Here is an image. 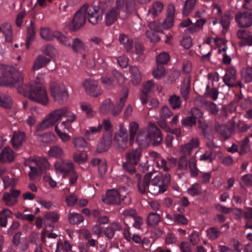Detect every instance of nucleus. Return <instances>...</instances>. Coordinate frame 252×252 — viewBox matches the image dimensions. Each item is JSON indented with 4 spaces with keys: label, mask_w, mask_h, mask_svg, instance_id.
Masks as SVG:
<instances>
[{
    "label": "nucleus",
    "mask_w": 252,
    "mask_h": 252,
    "mask_svg": "<svg viewBox=\"0 0 252 252\" xmlns=\"http://www.w3.org/2000/svg\"><path fill=\"white\" fill-rule=\"evenodd\" d=\"M71 47L74 52H82L86 50V46L82 40L78 38L73 39Z\"/></svg>",
    "instance_id": "obj_40"
},
{
    "label": "nucleus",
    "mask_w": 252,
    "mask_h": 252,
    "mask_svg": "<svg viewBox=\"0 0 252 252\" xmlns=\"http://www.w3.org/2000/svg\"><path fill=\"white\" fill-rule=\"evenodd\" d=\"M27 165H28L30 168V171L29 172V176L31 180H33L36 177L41 174L42 173L32 163L30 159H29L27 161Z\"/></svg>",
    "instance_id": "obj_41"
},
{
    "label": "nucleus",
    "mask_w": 252,
    "mask_h": 252,
    "mask_svg": "<svg viewBox=\"0 0 252 252\" xmlns=\"http://www.w3.org/2000/svg\"><path fill=\"white\" fill-rule=\"evenodd\" d=\"M81 108L85 112L88 117H92L95 115L96 112L94 110L91 104L85 102L80 103Z\"/></svg>",
    "instance_id": "obj_47"
},
{
    "label": "nucleus",
    "mask_w": 252,
    "mask_h": 252,
    "mask_svg": "<svg viewBox=\"0 0 252 252\" xmlns=\"http://www.w3.org/2000/svg\"><path fill=\"white\" fill-rule=\"evenodd\" d=\"M63 154V150L59 146L52 147L48 151L49 156L59 158H62Z\"/></svg>",
    "instance_id": "obj_46"
},
{
    "label": "nucleus",
    "mask_w": 252,
    "mask_h": 252,
    "mask_svg": "<svg viewBox=\"0 0 252 252\" xmlns=\"http://www.w3.org/2000/svg\"><path fill=\"white\" fill-rule=\"evenodd\" d=\"M12 214V212L7 209H3L0 211V226L6 227L7 224V219Z\"/></svg>",
    "instance_id": "obj_38"
},
{
    "label": "nucleus",
    "mask_w": 252,
    "mask_h": 252,
    "mask_svg": "<svg viewBox=\"0 0 252 252\" xmlns=\"http://www.w3.org/2000/svg\"><path fill=\"white\" fill-rule=\"evenodd\" d=\"M26 139V135L24 132L14 131L11 139V142L14 149H18L23 144Z\"/></svg>",
    "instance_id": "obj_26"
},
{
    "label": "nucleus",
    "mask_w": 252,
    "mask_h": 252,
    "mask_svg": "<svg viewBox=\"0 0 252 252\" xmlns=\"http://www.w3.org/2000/svg\"><path fill=\"white\" fill-rule=\"evenodd\" d=\"M72 143L74 147L78 151L84 152L89 149L87 142L82 137H74L73 139Z\"/></svg>",
    "instance_id": "obj_28"
},
{
    "label": "nucleus",
    "mask_w": 252,
    "mask_h": 252,
    "mask_svg": "<svg viewBox=\"0 0 252 252\" xmlns=\"http://www.w3.org/2000/svg\"><path fill=\"white\" fill-rule=\"evenodd\" d=\"M122 229V227L119 223L113 222L106 228L104 231V233L105 236L108 239H111L114 236L115 231Z\"/></svg>",
    "instance_id": "obj_35"
},
{
    "label": "nucleus",
    "mask_w": 252,
    "mask_h": 252,
    "mask_svg": "<svg viewBox=\"0 0 252 252\" xmlns=\"http://www.w3.org/2000/svg\"><path fill=\"white\" fill-rule=\"evenodd\" d=\"M128 91L127 89H124L123 90V96L120 98L119 102L114 106L110 111L111 114L114 116H118L122 112L124 106L127 98Z\"/></svg>",
    "instance_id": "obj_18"
},
{
    "label": "nucleus",
    "mask_w": 252,
    "mask_h": 252,
    "mask_svg": "<svg viewBox=\"0 0 252 252\" xmlns=\"http://www.w3.org/2000/svg\"><path fill=\"white\" fill-rule=\"evenodd\" d=\"M250 142L249 137H245L240 142V149L239 153L240 155H243L249 151V143Z\"/></svg>",
    "instance_id": "obj_60"
},
{
    "label": "nucleus",
    "mask_w": 252,
    "mask_h": 252,
    "mask_svg": "<svg viewBox=\"0 0 252 252\" xmlns=\"http://www.w3.org/2000/svg\"><path fill=\"white\" fill-rule=\"evenodd\" d=\"M30 159L41 173L49 170L50 165L46 158L37 157Z\"/></svg>",
    "instance_id": "obj_23"
},
{
    "label": "nucleus",
    "mask_w": 252,
    "mask_h": 252,
    "mask_svg": "<svg viewBox=\"0 0 252 252\" xmlns=\"http://www.w3.org/2000/svg\"><path fill=\"white\" fill-rule=\"evenodd\" d=\"M151 179V175L149 172L146 174L143 180L139 174H136L135 180L137 182L138 190L141 194H145L146 192L147 188H149Z\"/></svg>",
    "instance_id": "obj_14"
},
{
    "label": "nucleus",
    "mask_w": 252,
    "mask_h": 252,
    "mask_svg": "<svg viewBox=\"0 0 252 252\" xmlns=\"http://www.w3.org/2000/svg\"><path fill=\"white\" fill-rule=\"evenodd\" d=\"M84 5L87 7L88 21L93 25L98 24L102 21L104 12L109 6L106 1L99 2L97 5H89L85 4Z\"/></svg>",
    "instance_id": "obj_4"
},
{
    "label": "nucleus",
    "mask_w": 252,
    "mask_h": 252,
    "mask_svg": "<svg viewBox=\"0 0 252 252\" xmlns=\"http://www.w3.org/2000/svg\"><path fill=\"white\" fill-rule=\"evenodd\" d=\"M235 19L237 26L242 29H247L252 26V13L247 11H240L235 15Z\"/></svg>",
    "instance_id": "obj_10"
},
{
    "label": "nucleus",
    "mask_w": 252,
    "mask_h": 252,
    "mask_svg": "<svg viewBox=\"0 0 252 252\" xmlns=\"http://www.w3.org/2000/svg\"><path fill=\"white\" fill-rule=\"evenodd\" d=\"M149 173L151 175V179L149 191L154 195L164 192L170 185V175L156 172Z\"/></svg>",
    "instance_id": "obj_3"
},
{
    "label": "nucleus",
    "mask_w": 252,
    "mask_h": 252,
    "mask_svg": "<svg viewBox=\"0 0 252 252\" xmlns=\"http://www.w3.org/2000/svg\"><path fill=\"white\" fill-rule=\"evenodd\" d=\"M231 19V16L228 14H225L221 17L220 23L223 28L222 32L223 34L227 32Z\"/></svg>",
    "instance_id": "obj_48"
},
{
    "label": "nucleus",
    "mask_w": 252,
    "mask_h": 252,
    "mask_svg": "<svg viewBox=\"0 0 252 252\" xmlns=\"http://www.w3.org/2000/svg\"><path fill=\"white\" fill-rule=\"evenodd\" d=\"M122 215L124 216V220L125 224L128 226L131 224L129 222V219L132 218V219L137 215V212L135 209L132 208H128L126 209L122 213Z\"/></svg>",
    "instance_id": "obj_42"
},
{
    "label": "nucleus",
    "mask_w": 252,
    "mask_h": 252,
    "mask_svg": "<svg viewBox=\"0 0 252 252\" xmlns=\"http://www.w3.org/2000/svg\"><path fill=\"white\" fill-rule=\"evenodd\" d=\"M67 112V107H63L51 112L39 124L36 126L35 135H38V132L42 131L53 126Z\"/></svg>",
    "instance_id": "obj_5"
},
{
    "label": "nucleus",
    "mask_w": 252,
    "mask_h": 252,
    "mask_svg": "<svg viewBox=\"0 0 252 252\" xmlns=\"http://www.w3.org/2000/svg\"><path fill=\"white\" fill-rule=\"evenodd\" d=\"M191 115L188 116L184 119H182L181 123L183 126L185 127H191L196 124V113H199V117H200L202 114L199 111L198 109H192L191 111Z\"/></svg>",
    "instance_id": "obj_22"
},
{
    "label": "nucleus",
    "mask_w": 252,
    "mask_h": 252,
    "mask_svg": "<svg viewBox=\"0 0 252 252\" xmlns=\"http://www.w3.org/2000/svg\"><path fill=\"white\" fill-rule=\"evenodd\" d=\"M119 12L115 8L109 10L105 14V23L106 26H110L117 20Z\"/></svg>",
    "instance_id": "obj_32"
},
{
    "label": "nucleus",
    "mask_w": 252,
    "mask_h": 252,
    "mask_svg": "<svg viewBox=\"0 0 252 252\" xmlns=\"http://www.w3.org/2000/svg\"><path fill=\"white\" fill-rule=\"evenodd\" d=\"M214 130L220 135V138L224 140L231 137L232 129L225 125L220 124L218 122L215 123Z\"/></svg>",
    "instance_id": "obj_19"
},
{
    "label": "nucleus",
    "mask_w": 252,
    "mask_h": 252,
    "mask_svg": "<svg viewBox=\"0 0 252 252\" xmlns=\"http://www.w3.org/2000/svg\"><path fill=\"white\" fill-rule=\"evenodd\" d=\"M40 33L41 37L47 41L53 40L54 38V32L51 33L48 28H41Z\"/></svg>",
    "instance_id": "obj_54"
},
{
    "label": "nucleus",
    "mask_w": 252,
    "mask_h": 252,
    "mask_svg": "<svg viewBox=\"0 0 252 252\" xmlns=\"http://www.w3.org/2000/svg\"><path fill=\"white\" fill-rule=\"evenodd\" d=\"M112 144L110 137H104L101 141L97 144L96 151L98 153H101L108 151Z\"/></svg>",
    "instance_id": "obj_31"
},
{
    "label": "nucleus",
    "mask_w": 252,
    "mask_h": 252,
    "mask_svg": "<svg viewBox=\"0 0 252 252\" xmlns=\"http://www.w3.org/2000/svg\"><path fill=\"white\" fill-rule=\"evenodd\" d=\"M174 10L173 4H169L168 6L167 16L162 23V26L164 29H168L173 26Z\"/></svg>",
    "instance_id": "obj_27"
},
{
    "label": "nucleus",
    "mask_w": 252,
    "mask_h": 252,
    "mask_svg": "<svg viewBox=\"0 0 252 252\" xmlns=\"http://www.w3.org/2000/svg\"><path fill=\"white\" fill-rule=\"evenodd\" d=\"M54 166L56 171L63 173L64 177L68 173L72 172L74 168L72 162H67L63 161L56 162Z\"/></svg>",
    "instance_id": "obj_21"
},
{
    "label": "nucleus",
    "mask_w": 252,
    "mask_h": 252,
    "mask_svg": "<svg viewBox=\"0 0 252 252\" xmlns=\"http://www.w3.org/2000/svg\"><path fill=\"white\" fill-rule=\"evenodd\" d=\"M18 92L28 97L31 100L43 105H47L49 98L45 87L41 79L37 77L33 82L28 84H19L17 86Z\"/></svg>",
    "instance_id": "obj_1"
},
{
    "label": "nucleus",
    "mask_w": 252,
    "mask_h": 252,
    "mask_svg": "<svg viewBox=\"0 0 252 252\" xmlns=\"http://www.w3.org/2000/svg\"><path fill=\"white\" fill-rule=\"evenodd\" d=\"M142 155V150L140 148L129 150L126 154V161L123 164L124 170L131 174L136 171L135 166L138 164L140 160Z\"/></svg>",
    "instance_id": "obj_6"
},
{
    "label": "nucleus",
    "mask_w": 252,
    "mask_h": 252,
    "mask_svg": "<svg viewBox=\"0 0 252 252\" xmlns=\"http://www.w3.org/2000/svg\"><path fill=\"white\" fill-rule=\"evenodd\" d=\"M51 60L49 58H46L43 55H39L35 60L34 64L32 67V70L33 71L38 70L40 68L44 67Z\"/></svg>",
    "instance_id": "obj_34"
},
{
    "label": "nucleus",
    "mask_w": 252,
    "mask_h": 252,
    "mask_svg": "<svg viewBox=\"0 0 252 252\" xmlns=\"http://www.w3.org/2000/svg\"><path fill=\"white\" fill-rule=\"evenodd\" d=\"M197 0H186L183 8L182 13L184 16H188L194 9Z\"/></svg>",
    "instance_id": "obj_37"
},
{
    "label": "nucleus",
    "mask_w": 252,
    "mask_h": 252,
    "mask_svg": "<svg viewBox=\"0 0 252 252\" xmlns=\"http://www.w3.org/2000/svg\"><path fill=\"white\" fill-rule=\"evenodd\" d=\"M125 1L127 11L132 12L135 10V0H116V7L115 9L120 10L123 8Z\"/></svg>",
    "instance_id": "obj_30"
},
{
    "label": "nucleus",
    "mask_w": 252,
    "mask_h": 252,
    "mask_svg": "<svg viewBox=\"0 0 252 252\" xmlns=\"http://www.w3.org/2000/svg\"><path fill=\"white\" fill-rule=\"evenodd\" d=\"M113 106L114 104L111 100L110 98H107L103 101L100 107V112L103 114H108Z\"/></svg>",
    "instance_id": "obj_43"
},
{
    "label": "nucleus",
    "mask_w": 252,
    "mask_h": 252,
    "mask_svg": "<svg viewBox=\"0 0 252 252\" xmlns=\"http://www.w3.org/2000/svg\"><path fill=\"white\" fill-rule=\"evenodd\" d=\"M169 59L170 56L166 52L160 53L156 58L157 64L161 65L167 63Z\"/></svg>",
    "instance_id": "obj_59"
},
{
    "label": "nucleus",
    "mask_w": 252,
    "mask_h": 252,
    "mask_svg": "<svg viewBox=\"0 0 252 252\" xmlns=\"http://www.w3.org/2000/svg\"><path fill=\"white\" fill-rule=\"evenodd\" d=\"M102 201L108 205H118L122 200L119 192L116 189H112L107 191L106 196Z\"/></svg>",
    "instance_id": "obj_15"
},
{
    "label": "nucleus",
    "mask_w": 252,
    "mask_h": 252,
    "mask_svg": "<svg viewBox=\"0 0 252 252\" xmlns=\"http://www.w3.org/2000/svg\"><path fill=\"white\" fill-rule=\"evenodd\" d=\"M190 90V84L189 80H188L187 82L184 83L180 89L181 94L185 100H187L189 97Z\"/></svg>",
    "instance_id": "obj_53"
},
{
    "label": "nucleus",
    "mask_w": 252,
    "mask_h": 252,
    "mask_svg": "<svg viewBox=\"0 0 252 252\" xmlns=\"http://www.w3.org/2000/svg\"><path fill=\"white\" fill-rule=\"evenodd\" d=\"M199 141L198 138H192L189 143L182 145L181 147V152L183 156H188L191 154L192 150L194 148L199 147Z\"/></svg>",
    "instance_id": "obj_20"
},
{
    "label": "nucleus",
    "mask_w": 252,
    "mask_h": 252,
    "mask_svg": "<svg viewBox=\"0 0 252 252\" xmlns=\"http://www.w3.org/2000/svg\"><path fill=\"white\" fill-rule=\"evenodd\" d=\"M68 220L72 224H77L84 220V217L80 214L73 213L69 214Z\"/></svg>",
    "instance_id": "obj_52"
},
{
    "label": "nucleus",
    "mask_w": 252,
    "mask_h": 252,
    "mask_svg": "<svg viewBox=\"0 0 252 252\" xmlns=\"http://www.w3.org/2000/svg\"><path fill=\"white\" fill-rule=\"evenodd\" d=\"M74 161L78 163L86 162L87 160V155L85 153H75L73 155Z\"/></svg>",
    "instance_id": "obj_64"
},
{
    "label": "nucleus",
    "mask_w": 252,
    "mask_h": 252,
    "mask_svg": "<svg viewBox=\"0 0 252 252\" xmlns=\"http://www.w3.org/2000/svg\"><path fill=\"white\" fill-rule=\"evenodd\" d=\"M15 158V154L9 147H6L0 153V162H11Z\"/></svg>",
    "instance_id": "obj_24"
},
{
    "label": "nucleus",
    "mask_w": 252,
    "mask_h": 252,
    "mask_svg": "<svg viewBox=\"0 0 252 252\" xmlns=\"http://www.w3.org/2000/svg\"><path fill=\"white\" fill-rule=\"evenodd\" d=\"M2 181L4 188L11 187L13 188L15 186L17 180L14 178H10L8 176H4L2 178Z\"/></svg>",
    "instance_id": "obj_63"
},
{
    "label": "nucleus",
    "mask_w": 252,
    "mask_h": 252,
    "mask_svg": "<svg viewBox=\"0 0 252 252\" xmlns=\"http://www.w3.org/2000/svg\"><path fill=\"white\" fill-rule=\"evenodd\" d=\"M168 102L172 108L174 110L179 109L181 107L182 101L180 97L176 94L170 96Z\"/></svg>",
    "instance_id": "obj_45"
},
{
    "label": "nucleus",
    "mask_w": 252,
    "mask_h": 252,
    "mask_svg": "<svg viewBox=\"0 0 252 252\" xmlns=\"http://www.w3.org/2000/svg\"><path fill=\"white\" fill-rule=\"evenodd\" d=\"M207 234L208 237L211 240L217 239L221 234V231L218 228L212 227L207 230Z\"/></svg>",
    "instance_id": "obj_58"
},
{
    "label": "nucleus",
    "mask_w": 252,
    "mask_h": 252,
    "mask_svg": "<svg viewBox=\"0 0 252 252\" xmlns=\"http://www.w3.org/2000/svg\"><path fill=\"white\" fill-rule=\"evenodd\" d=\"M129 72L132 84L135 86L139 85L141 82L142 77L138 67L135 65H129Z\"/></svg>",
    "instance_id": "obj_25"
},
{
    "label": "nucleus",
    "mask_w": 252,
    "mask_h": 252,
    "mask_svg": "<svg viewBox=\"0 0 252 252\" xmlns=\"http://www.w3.org/2000/svg\"><path fill=\"white\" fill-rule=\"evenodd\" d=\"M154 78L159 79L165 75V68L161 65L157 64V67L153 71Z\"/></svg>",
    "instance_id": "obj_56"
},
{
    "label": "nucleus",
    "mask_w": 252,
    "mask_h": 252,
    "mask_svg": "<svg viewBox=\"0 0 252 252\" xmlns=\"http://www.w3.org/2000/svg\"><path fill=\"white\" fill-rule=\"evenodd\" d=\"M12 100L11 97L6 94H0V106L9 108L12 106Z\"/></svg>",
    "instance_id": "obj_44"
},
{
    "label": "nucleus",
    "mask_w": 252,
    "mask_h": 252,
    "mask_svg": "<svg viewBox=\"0 0 252 252\" xmlns=\"http://www.w3.org/2000/svg\"><path fill=\"white\" fill-rule=\"evenodd\" d=\"M119 40L121 44L124 45V47L127 52H132L133 40L130 39L127 35L122 33L119 35Z\"/></svg>",
    "instance_id": "obj_33"
},
{
    "label": "nucleus",
    "mask_w": 252,
    "mask_h": 252,
    "mask_svg": "<svg viewBox=\"0 0 252 252\" xmlns=\"http://www.w3.org/2000/svg\"><path fill=\"white\" fill-rule=\"evenodd\" d=\"M163 7V4L161 2H155L153 3L152 7L148 10V12L154 16H157L161 12Z\"/></svg>",
    "instance_id": "obj_49"
},
{
    "label": "nucleus",
    "mask_w": 252,
    "mask_h": 252,
    "mask_svg": "<svg viewBox=\"0 0 252 252\" xmlns=\"http://www.w3.org/2000/svg\"><path fill=\"white\" fill-rule=\"evenodd\" d=\"M35 36V24L31 21L30 25L27 27V35L26 46L27 49L30 48L31 43L34 40Z\"/></svg>",
    "instance_id": "obj_29"
},
{
    "label": "nucleus",
    "mask_w": 252,
    "mask_h": 252,
    "mask_svg": "<svg viewBox=\"0 0 252 252\" xmlns=\"http://www.w3.org/2000/svg\"><path fill=\"white\" fill-rule=\"evenodd\" d=\"M54 38H56L61 43L65 46H70L69 39L59 31L54 32Z\"/></svg>",
    "instance_id": "obj_50"
},
{
    "label": "nucleus",
    "mask_w": 252,
    "mask_h": 252,
    "mask_svg": "<svg viewBox=\"0 0 252 252\" xmlns=\"http://www.w3.org/2000/svg\"><path fill=\"white\" fill-rule=\"evenodd\" d=\"M51 95L54 101L59 104L66 102L69 97V94L65 86L61 83L53 82L50 85Z\"/></svg>",
    "instance_id": "obj_7"
},
{
    "label": "nucleus",
    "mask_w": 252,
    "mask_h": 252,
    "mask_svg": "<svg viewBox=\"0 0 252 252\" xmlns=\"http://www.w3.org/2000/svg\"><path fill=\"white\" fill-rule=\"evenodd\" d=\"M161 220L160 215L156 212H152L147 217V224L148 226H155Z\"/></svg>",
    "instance_id": "obj_36"
},
{
    "label": "nucleus",
    "mask_w": 252,
    "mask_h": 252,
    "mask_svg": "<svg viewBox=\"0 0 252 252\" xmlns=\"http://www.w3.org/2000/svg\"><path fill=\"white\" fill-rule=\"evenodd\" d=\"M41 138V141L45 143H50L55 141L56 138L55 135L52 132H48L43 134L42 135H37Z\"/></svg>",
    "instance_id": "obj_57"
},
{
    "label": "nucleus",
    "mask_w": 252,
    "mask_h": 252,
    "mask_svg": "<svg viewBox=\"0 0 252 252\" xmlns=\"http://www.w3.org/2000/svg\"><path fill=\"white\" fill-rule=\"evenodd\" d=\"M0 77V85L7 86L10 87H16L21 84L24 80L23 74L21 71L13 66L1 65Z\"/></svg>",
    "instance_id": "obj_2"
},
{
    "label": "nucleus",
    "mask_w": 252,
    "mask_h": 252,
    "mask_svg": "<svg viewBox=\"0 0 252 252\" xmlns=\"http://www.w3.org/2000/svg\"><path fill=\"white\" fill-rule=\"evenodd\" d=\"M189 166L191 176H197L198 174V170L196 166V160L194 158L191 157L189 159Z\"/></svg>",
    "instance_id": "obj_55"
},
{
    "label": "nucleus",
    "mask_w": 252,
    "mask_h": 252,
    "mask_svg": "<svg viewBox=\"0 0 252 252\" xmlns=\"http://www.w3.org/2000/svg\"><path fill=\"white\" fill-rule=\"evenodd\" d=\"M173 115V112L167 105L162 106L160 108L159 117L157 119V123L158 126L168 131L169 127L167 125V119Z\"/></svg>",
    "instance_id": "obj_13"
},
{
    "label": "nucleus",
    "mask_w": 252,
    "mask_h": 252,
    "mask_svg": "<svg viewBox=\"0 0 252 252\" xmlns=\"http://www.w3.org/2000/svg\"><path fill=\"white\" fill-rule=\"evenodd\" d=\"M87 94L93 97H97L102 94V90L98 86V82L92 79L85 80L82 84Z\"/></svg>",
    "instance_id": "obj_11"
},
{
    "label": "nucleus",
    "mask_w": 252,
    "mask_h": 252,
    "mask_svg": "<svg viewBox=\"0 0 252 252\" xmlns=\"http://www.w3.org/2000/svg\"><path fill=\"white\" fill-rule=\"evenodd\" d=\"M139 129V125L135 122H132L129 124L130 141H133Z\"/></svg>",
    "instance_id": "obj_51"
},
{
    "label": "nucleus",
    "mask_w": 252,
    "mask_h": 252,
    "mask_svg": "<svg viewBox=\"0 0 252 252\" xmlns=\"http://www.w3.org/2000/svg\"><path fill=\"white\" fill-rule=\"evenodd\" d=\"M84 4L76 12L70 24L72 30L77 31L83 27L86 20L87 9Z\"/></svg>",
    "instance_id": "obj_9"
},
{
    "label": "nucleus",
    "mask_w": 252,
    "mask_h": 252,
    "mask_svg": "<svg viewBox=\"0 0 252 252\" xmlns=\"http://www.w3.org/2000/svg\"><path fill=\"white\" fill-rule=\"evenodd\" d=\"M152 141L149 130L147 132L145 128L141 129L137 134L136 142L139 146L142 148L148 147Z\"/></svg>",
    "instance_id": "obj_16"
},
{
    "label": "nucleus",
    "mask_w": 252,
    "mask_h": 252,
    "mask_svg": "<svg viewBox=\"0 0 252 252\" xmlns=\"http://www.w3.org/2000/svg\"><path fill=\"white\" fill-rule=\"evenodd\" d=\"M2 199L6 205L10 206L14 205L18 202L17 199L13 198L8 193V192H5L3 193Z\"/></svg>",
    "instance_id": "obj_62"
},
{
    "label": "nucleus",
    "mask_w": 252,
    "mask_h": 252,
    "mask_svg": "<svg viewBox=\"0 0 252 252\" xmlns=\"http://www.w3.org/2000/svg\"><path fill=\"white\" fill-rule=\"evenodd\" d=\"M236 70L232 67H229L226 70V73L223 77V81L225 84L229 87H235L239 86L242 88L244 85L240 81H237Z\"/></svg>",
    "instance_id": "obj_12"
},
{
    "label": "nucleus",
    "mask_w": 252,
    "mask_h": 252,
    "mask_svg": "<svg viewBox=\"0 0 252 252\" xmlns=\"http://www.w3.org/2000/svg\"><path fill=\"white\" fill-rule=\"evenodd\" d=\"M149 126L150 137L153 140V144L155 146L160 145L162 141V135L160 130L154 123H149Z\"/></svg>",
    "instance_id": "obj_17"
},
{
    "label": "nucleus",
    "mask_w": 252,
    "mask_h": 252,
    "mask_svg": "<svg viewBox=\"0 0 252 252\" xmlns=\"http://www.w3.org/2000/svg\"><path fill=\"white\" fill-rule=\"evenodd\" d=\"M128 135L126 128L123 124L119 125V131L113 138V146L118 151L124 152L127 147Z\"/></svg>",
    "instance_id": "obj_8"
},
{
    "label": "nucleus",
    "mask_w": 252,
    "mask_h": 252,
    "mask_svg": "<svg viewBox=\"0 0 252 252\" xmlns=\"http://www.w3.org/2000/svg\"><path fill=\"white\" fill-rule=\"evenodd\" d=\"M242 80L246 83L252 82V67H246L243 68L240 72Z\"/></svg>",
    "instance_id": "obj_39"
},
{
    "label": "nucleus",
    "mask_w": 252,
    "mask_h": 252,
    "mask_svg": "<svg viewBox=\"0 0 252 252\" xmlns=\"http://www.w3.org/2000/svg\"><path fill=\"white\" fill-rule=\"evenodd\" d=\"M189 165V160L185 156H181L178 162V169L180 170H187Z\"/></svg>",
    "instance_id": "obj_61"
}]
</instances>
